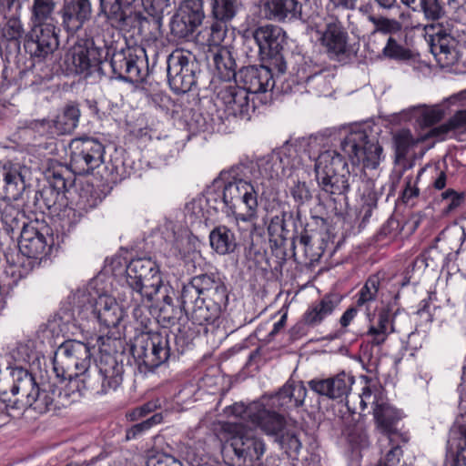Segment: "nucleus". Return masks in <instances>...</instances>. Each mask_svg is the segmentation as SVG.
I'll use <instances>...</instances> for the list:
<instances>
[{
	"instance_id": "nucleus-57",
	"label": "nucleus",
	"mask_w": 466,
	"mask_h": 466,
	"mask_svg": "<svg viewBox=\"0 0 466 466\" xmlns=\"http://www.w3.org/2000/svg\"><path fill=\"white\" fill-rule=\"evenodd\" d=\"M289 193L297 205V213H299V208L308 203L312 198V194L304 181H295L289 187Z\"/></svg>"
},
{
	"instance_id": "nucleus-56",
	"label": "nucleus",
	"mask_w": 466,
	"mask_h": 466,
	"mask_svg": "<svg viewBox=\"0 0 466 466\" xmlns=\"http://www.w3.org/2000/svg\"><path fill=\"white\" fill-rule=\"evenodd\" d=\"M382 54L385 57L395 60H408L411 56L410 51L392 36L388 38Z\"/></svg>"
},
{
	"instance_id": "nucleus-26",
	"label": "nucleus",
	"mask_w": 466,
	"mask_h": 466,
	"mask_svg": "<svg viewBox=\"0 0 466 466\" xmlns=\"http://www.w3.org/2000/svg\"><path fill=\"white\" fill-rule=\"evenodd\" d=\"M261 12L268 20L291 22L301 18L302 5L298 0H267Z\"/></svg>"
},
{
	"instance_id": "nucleus-51",
	"label": "nucleus",
	"mask_w": 466,
	"mask_h": 466,
	"mask_svg": "<svg viewBox=\"0 0 466 466\" xmlns=\"http://www.w3.org/2000/svg\"><path fill=\"white\" fill-rule=\"evenodd\" d=\"M443 260L444 255L436 247H431L414 259L412 269L415 268L419 269H425L426 268L434 269L441 266Z\"/></svg>"
},
{
	"instance_id": "nucleus-15",
	"label": "nucleus",
	"mask_w": 466,
	"mask_h": 466,
	"mask_svg": "<svg viewBox=\"0 0 466 466\" xmlns=\"http://www.w3.org/2000/svg\"><path fill=\"white\" fill-rule=\"evenodd\" d=\"M53 245L52 229L44 221L36 219L23 224L18 247L24 256L32 258H42L47 255Z\"/></svg>"
},
{
	"instance_id": "nucleus-16",
	"label": "nucleus",
	"mask_w": 466,
	"mask_h": 466,
	"mask_svg": "<svg viewBox=\"0 0 466 466\" xmlns=\"http://www.w3.org/2000/svg\"><path fill=\"white\" fill-rule=\"evenodd\" d=\"M199 66L190 53L174 52L167 58V80L170 87L177 94L187 93L197 83Z\"/></svg>"
},
{
	"instance_id": "nucleus-47",
	"label": "nucleus",
	"mask_w": 466,
	"mask_h": 466,
	"mask_svg": "<svg viewBox=\"0 0 466 466\" xmlns=\"http://www.w3.org/2000/svg\"><path fill=\"white\" fill-rule=\"evenodd\" d=\"M416 12L421 13L425 20L436 22L445 18L449 11L442 0H420Z\"/></svg>"
},
{
	"instance_id": "nucleus-54",
	"label": "nucleus",
	"mask_w": 466,
	"mask_h": 466,
	"mask_svg": "<svg viewBox=\"0 0 466 466\" xmlns=\"http://www.w3.org/2000/svg\"><path fill=\"white\" fill-rule=\"evenodd\" d=\"M418 122L421 127H431L440 122L444 116V110L440 106H419Z\"/></svg>"
},
{
	"instance_id": "nucleus-10",
	"label": "nucleus",
	"mask_w": 466,
	"mask_h": 466,
	"mask_svg": "<svg viewBox=\"0 0 466 466\" xmlns=\"http://www.w3.org/2000/svg\"><path fill=\"white\" fill-rule=\"evenodd\" d=\"M341 150L353 165L362 164L366 168L375 169L380 163L382 147L375 137L360 128L351 129L340 142Z\"/></svg>"
},
{
	"instance_id": "nucleus-40",
	"label": "nucleus",
	"mask_w": 466,
	"mask_h": 466,
	"mask_svg": "<svg viewBox=\"0 0 466 466\" xmlns=\"http://www.w3.org/2000/svg\"><path fill=\"white\" fill-rule=\"evenodd\" d=\"M145 12L151 17L150 21L143 23H151L152 29L155 34L161 35V27L163 25V18L166 15H169L172 6L169 0H142ZM141 28V26H139Z\"/></svg>"
},
{
	"instance_id": "nucleus-58",
	"label": "nucleus",
	"mask_w": 466,
	"mask_h": 466,
	"mask_svg": "<svg viewBox=\"0 0 466 466\" xmlns=\"http://www.w3.org/2000/svg\"><path fill=\"white\" fill-rule=\"evenodd\" d=\"M285 428V426L283 427ZM282 429L276 436L281 448L286 451L289 455L298 454L301 449V442L299 437L292 431L282 433Z\"/></svg>"
},
{
	"instance_id": "nucleus-36",
	"label": "nucleus",
	"mask_w": 466,
	"mask_h": 466,
	"mask_svg": "<svg viewBox=\"0 0 466 466\" xmlns=\"http://www.w3.org/2000/svg\"><path fill=\"white\" fill-rule=\"evenodd\" d=\"M393 331L394 327L391 309L386 307L379 312L377 323L370 326L366 336L370 338L369 342L371 345L380 346Z\"/></svg>"
},
{
	"instance_id": "nucleus-62",
	"label": "nucleus",
	"mask_w": 466,
	"mask_h": 466,
	"mask_svg": "<svg viewBox=\"0 0 466 466\" xmlns=\"http://www.w3.org/2000/svg\"><path fill=\"white\" fill-rule=\"evenodd\" d=\"M160 407L161 402L158 399L151 400L141 406L133 409L127 416L129 420L135 421L147 416L149 413L154 412Z\"/></svg>"
},
{
	"instance_id": "nucleus-52",
	"label": "nucleus",
	"mask_w": 466,
	"mask_h": 466,
	"mask_svg": "<svg viewBox=\"0 0 466 466\" xmlns=\"http://www.w3.org/2000/svg\"><path fill=\"white\" fill-rule=\"evenodd\" d=\"M238 0H212V13L216 19L231 20L237 14Z\"/></svg>"
},
{
	"instance_id": "nucleus-64",
	"label": "nucleus",
	"mask_w": 466,
	"mask_h": 466,
	"mask_svg": "<svg viewBox=\"0 0 466 466\" xmlns=\"http://www.w3.org/2000/svg\"><path fill=\"white\" fill-rule=\"evenodd\" d=\"M147 466H183V464L169 454L157 453L148 458Z\"/></svg>"
},
{
	"instance_id": "nucleus-55",
	"label": "nucleus",
	"mask_w": 466,
	"mask_h": 466,
	"mask_svg": "<svg viewBox=\"0 0 466 466\" xmlns=\"http://www.w3.org/2000/svg\"><path fill=\"white\" fill-rule=\"evenodd\" d=\"M163 420L161 413H155L150 418L137 423L126 430V441L136 440L141 437L146 431L153 426L159 424Z\"/></svg>"
},
{
	"instance_id": "nucleus-33",
	"label": "nucleus",
	"mask_w": 466,
	"mask_h": 466,
	"mask_svg": "<svg viewBox=\"0 0 466 466\" xmlns=\"http://www.w3.org/2000/svg\"><path fill=\"white\" fill-rule=\"evenodd\" d=\"M341 298L335 293H329L313 303L304 313L303 321L309 327L319 325L328 316L331 315L339 305Z\"/></svg>"
},
{
	"instance_id": "nucleus-59",
	"label": "nucleus",
	"mask_w": 466,
	"mask_h": 466,
	"mask_svg": "<svg viewBox=\"0 0 466 466\" xmlns=\"http://www.w3.org/2000/svg\"><path fill=\"white\" fill-rule=\"evenodd\" d=\"M369 21L375 26V31L383 34H392L400 32L402 28L401 24L396 19L388 18L384 16L370 15Z\"/></svg>"
},
{
	"instance_id": "nucleus-60",
	"label": "nucleus",
	"mask_w": 466,
	"mask_h": 466,
	"mask_svg": "<svg viewBox=\"0 0 466 466\" xmlns=\"http://www.w3.org/2000/svg\"><path fill=\"white\" fill-rule=\"evenodd\" d=\"M441 201L444 204L443 212L451 213L464 202V194L449 188L441 193Z\"/></svg>"
},
{
	"instance_id": "nucleus-35",
	"label": "nucleus",
	"mask_w": 466,
	"mask_h": 466,
	"mask_svg": "<svg viewBox=\"0 0 466 466\" xmlns=\"http://www.w3.org/2000/svg\"><path fill=\"white\" fill-rule=\"evenodd\" d=\"M97 200L94 198L88 189L81 188L78 192V199L76 202V208L67 207V204L61 208L60 217L68 225L72 227L76 225L84 216V212L94 208Z\"/></svg>"
},
{
	"instance_id": "nucleus-49",
	"label": "nucleus",
	"mask_w": 466,
	"mask_h": 466,
	"mask_svg": "<svg viewBox=\"0 0 466 466\" xmlns=\"http://www.w3.org/2000/svg\"><path fill=\"white\" fill-rule=\"evenodd\" d=\"M199 26L190 18L184 17L177 12L170 21L171 35L177 39H186L193 35L195 30Z\"/></svg>"
},
{
	"instance_id": "nucleus-14",
	"label": "nucleus",
	"mask_w": 466,
	"mask_h": 466,
	"mask_svg": "<svg viewBox=\"0 0 466 466\" xmlns=\"http://www.w3.org/2000/svg\"><path fill=\"white\" fill-rule=\"evenodd\" d=\"M70 167L76 175L90 174L104 162L105 147L96 138H75L70 143Z\"/></svg>"
},
{
	"instance_id": "nucleus-6",
	"label": "nucleus",
	"mask_w": 466,
	"mask_h": 466,
	"mask_svg": "<svg viewBox=\"0 0 466 466\" xmlns=\"http://www.w3.org/2000/svg\"><path fill=\"white\" fill-rule=\"evenodd\" d=\"M315 160L314 171L319 198H329L336 202L339 198H346L351 177L348 164L336 150L328 149L318 155H309Z\"/></svg>"
},
{
	"instance_id": "nucleus-2",
	"label": "nucleus",
	"mask_w": 466,
	"mask_h": 466,
	"mask_svg": "<svg viewBox=\"0 0 466 466\" xmlns=\"http://www.w3.org/2000/svg\"><path fill=\"white\" fill-rule=\"evenodd\" d=\"M113 32L97 21L88 27L86 39H79L66 62L71 65L72 72L88 77L106 75L105 66H110L116 78L127 83H139L148 75L146 51L142 47H127L112 54L109 62V46L112 44Z\"/></svg>"
},
{
	"instance_id": "nucleus-43",
	"label": "nucleus",
	"mask_w": 466,
	"mask_h": 466,
	"mask_svg": "<svg viewBox=\"0 0 466 466\" xmlns=\"http://www.w3.org/2000/svg\"><path fill=\"white\" fill-rule=\"evenodd\" d=\"M0 221L3 229L8 235H12L15 231H21L25 222V213L20 211L13 205H5L0 211Z\"/></svg>"
},
{
	"instance_id": "nucleus-61",
	"label": "nucleus",
	"mask_w": 466,
	"mask_h": 466,
	"mask_svg": "<svg viewBox=\"0 0 466 466\" xmlns=\"http://www.w3.org/2000/svg\"><path fill=\"white\" fill-rule=\"evenodd\" d=\"M24 410V405L18 400H10L6 392L0 393V415L15 417Z\"/></svg>"
},
{
	"instance_id": "nucleus-27",
	"label": "nucleus",
	"mask_w": 466,
	"mask_h": 466,
	"mask_svg": "<svg viewBox=\"0 0 466 466\" xmlns=\"http://www.w3.org/2000/svg\"><path fill=\"white\" fill-rule=\"evenodd\" d=\"M91 14L89 0L66 2L61 10L63 26L69 34H75L90 19Z\"/></svg>"
},
{
	"instance_id": "nucleus-18",
	"label": "nucleus",
	"mask_w": 466,
	"mask_h": 466,
	"mask_svg": "<svg viewBox=\"0 0 466 466\" xmlns=\"http://www.w3.org/2000/svg\"><path fill=\"white\" fill-rule=\"evenodd\" d=\"M249 35L257 43L260 54L275 58L277 62H279V71L284 72L286 64L282 61V56H280L285 37L282 29L277 25H266L258 26L255 30L247 31V37Z\"/></svg>"
},
{
	"instance_id": "nucleus-12",
	"label": "nucleus",
	"mask_w": 466,
	"mask_h": 466,
	"mask_svg": "<svg viewBox=\"0 0 466 466\" xmlns=\"http://www.w3.org/2000/svg\"><path fill=\"white\" fill-rule=\"evenodd\" d=\"M221 432L225 434L226 441L229 442L238 459L251 462L259 461L266 451L264 441L247 431L242 423L224 422Z\"/></svg>"
},
{
	"instance_id": "nucleus-37",
	"label": "nucleus",
	"mask_w": 466,
	"mask_h": 466,
	"mask_svg": "<svg viewBox=\"0 0 466 466\" xmlns=\"http://www.w3.org/2000/svg\"><path fill=\"white\" fill-rule=\"evenodd\" d=\"M210 246L219 255H228L235 252L238 242L234 232L227 226L215 227L209 233Z\"/></svg>"
},
{
	"instance_id": "nucleus-31",
	"label": "nucleus",
	"mask_w": 466,
	"mask_h": 466,
	"mask_svg": "<svg viewBox=\"0 0 466 466\" xmlns=\"http://www.w3.org/2000/svg\"><path fill=\"white\" fill-rule=\"evenodd\" d=\"M373 416L377 429L389 438L390 442H392L395 437H401L397 428L401 415L394 407L385 402L377 404L373 408Z\"/></svg>"
},
{
	"instance_id": "nucleus-22",
	"label": "nucleus",
	"mask_w": 466,
	"mask_h": 466,
	"mask_svg": "<svg viewBox=\"0 0 466 466\" xmlns=\"http://www.w3.org/2000/svg\"><path fill=\"white\" fill-rule=\"evenodd\" d=\"M308 390L303 381L289 380L277 393L265 396L268 410H286L303 406Z\"/></svg>"
},
{
	"instance_id": "nucleus-11",
	"label": "nucleus",
	"mask_w": 466,
	"mask_h": 466,
	"mask_svg": "<svg viewBox=\"0 0 466 466\" xmlns=\"http://www.w3.org/2000/svg\"><path fill=\"white\" fill-rule=\"evenodd\" d=\"M230 412L259 428L268 435H277L286 424L285 418L278 411L268 409L265 396L258 400L245 406L243 403H235L230 407Z\"/></svg>"
},
{
	"instance_id": "nucleus-17",
	"label": "nucleus",
	"mask_w": 466,
	"mask_h": 466,
	"mask_svg": "<svg viewBox=\"0 0 466 466\" xmlns=\"http://www.w3.org/2000/svg\"><path fill=\"white\" fill-rule=\"evenodd\" d=\"M30 169L19 163L6 162L0 165V197L9 201L23 199L26 194L30 202L31 186L27 183Z\"/></svg>"
},
{
	"instance_id": "nucleus-8",
	"label": "nucleus",
	"mask_w": 466,
	"mask_h": 466,
	"mask_svg": "<svg viewBox=\"0 0 466 466\" xmlns=\"http://www.w3.org/2000/svg\"><path fill=\"white\" fill-rule=\"evenodd\" d=\"M13 394L25 397V403L38 413L56 410L70 403L69 394L58 389L40 390L34 376L27 370L20 369L15 372V382L11 388Z\"/></svg>"
},
{
	"instance_id": "nucleus-34",
	"label": "nucleus",
	"mask_w": 466,
	"mask_h": 466,
	"mask_svg": "<svg viewBox=\"0 0 466 466\" xmlns=\"http://www.w3.org/2000/svg\"><path fill=\"white\" fill-rule=\"evenodd\" d=\"M33 196L30 202L41 211L47 209L51 213L60 215L61 208L66 205V198L64 192L50 186H45L40 190H32Z\"/></svg>"
},
{
	"instance_id": "nucleus-46",
	"label": "nucleus",
	"mask_w": 466,
	"mask_h": 466,
	"mask_svg": "<svg viewBox=\"0 0 466 466\" xmlns=\"http://www.w3.org/2000/svg\"><path fill=\"white\" fill-rule=\"evenodd\" d=\"M380 280L376 275L370 276L356 295L355 305L369 311V304L374 301L380 289Z\"/></svg>"
},
{
	"instance_id": "nucleus-13",
	"label": "nucleus",
	"mask_w": 466,
	"mask_h": 466,
	"mask_svg": "<svg viewBox=\"0 0 466 466\" xmlns=\"http://www.w3.org/2000/svg\"><path fill=\"white\" fill-rule=\"evenodd\" d=\"M137 0H100L101 10L106 17V22L102 24L110 30L116 29L120 32L129 33L138 26H142L147 18L136 10Z\"/></svg>"
},
{
	"instance_id": "nucleus-4",
	"label": "nucleus",
	"mask_w": 466,
	"mask_h": 466,
	"mask_svg": "<svg viewBox=\"0 0 466 466\" xmlns=\"http://www.w3.org/2000/svg\"><path fill=\"white\" fill-rule=\"evenodd\" d=\"M70 309H61V318L70 320L97 321L106 328H116L124 317L116 300L106 294L91 293L87 289H78L68 297Z\"/></svg>"
},
{
	"instance_id": "nucleus-32",
	"label": "nucleus",
	"mask_w": 466,
	"mask_h": 466,
	"mask_svg": "<svg viewBox=\"0 0 466 466\" xmlns=\"http://www.w3.org/2000/svg\"><path fill=\"white\" fill-rule=\"evenodd\" d=\"M158 293L161 297L157 299L159 301L158 321L164 326L175 325L184 316L185 309L181 304L180 306L174 304L176 293L170 286L166 285Z\"/></svg>"
},
{
	"instance_id": "nucleus-5",
	"label": "nucleus",
	"mask_w": 466,
	"mask_h": 466,
	"mask_svg": "<svg viewBox=\"0 0 466 466\" xmlns=\"http://www.w3.org/2000/svg\"><path fill=\"white\" fill-rule=\"evenodd\" d=\"M189 339L179 329L177 334L167 330L147 332L137 337L131 353L141 372L147 373L164 364L172 356L184 352Z\"/></svg>"
},
{
	"instance_id": "nucleus-41",
	"label": "nucleus",
	"mask_w": 466,
	"mask_h": 466,
	"mask_svg": "<svg viewBox=\"0 0 466 466\" xmlns=\"http://www.w3.org/2000/svg\"><path fill=\"white\" fill-rule=\"evenodd\" d=\"M431 137H434V136L430 135V130L417 138L413 137L409 129L400 130L393 137L396 158L398 160L406 158L411 147Z\"/></svg>"
},
{
	"instance_id": "nucleus-20",
	"label": "nucleus",
	"mask_w": 466,
	"mask_h": 466,
	"mask_svg": "<svg viewBox=\"0 0 466 466\" xmlns=\"http://www.w3.org/2000/svg\"><path fill=\"white\" fill-rule=\"evenodd\" d=\"M318 41L330 58L338 59L348 51V32L338 17L330 16L324 29L318 30Z\"/></svg>"
},
{
	"instance_id": "nucleus-48",
	"label": "nucleus",
	"mask_w": 466,
	"mask_h": 466,
	"mask_svg": "<svg viewBox=\"0 0 466 466\" xmlns=\"http://www.w3.org/2000/svg\"><path fill=\"white\" fill-rule=\"evenodd\" d=\"M80 110L76 106L67 105L63 113L57 116L55 126L63 134H69L78 125Z\"/></svg>"
},
{
	"instance_id": "nucleus-23",
	"label": "nucleus",
	"mask_w": 466,
	"mask_h": 466,
	"mask_svg": "<svg viewBox=\"0 0 466 466\" xmlns=\"http://www.w3.org/2000/svg\"><path fill=\"white\" fill-rule=\"evenodd\" d=\"M236 84H238L248 94H260L271 90L275 80L271 70L265 66H249L238 72Z\"/></svg>"
},
{
	"instance_id": "nucleus-42",
	"label": "nucleus",
	"mask_w": 466,
	"mask_h": 466,
	"mask_svg": "<svg viewBox=\"0 0 466 466\" xmlns=\"http://www.w3.org/2000/svg\"><path fill=\"white\" fill-rule=\"evenodd\" d=\"M228 21L216 19L198 32V41L202 45L219 46L227 35L225 23Z\"/></svg>"
},
{
	"instance_id": "nucleus-63",
	"label": "nucleus",
	"mask_w": 466,
	"mask_h": 466,
	"mask_svg": "<svg viewBox=\"0 0 466 466\" xmlns=\"http://www.w3.org/2000/svg\"><path fill=\"white\" fill-rule=\"evenodd\" d=\"M22 34L21 24L16 19H10L3 28V36L8 41H14L17 46H19L18 40L21 38Z\"/></svg>"
},
{
	"instance_id": "nucleus-39",
	"label": "nucleus",
	"mask_w": 466,
	"mask_h": 466,
	"mask_svg": "<svg viewBox=\"0 0 466 466\" xmlns=\"http://www.w3.org/2000/svg\"><path fill=\"white\" fill-rule=\"evenodd\" d=\"M213 63L218 76L223 81H230L238 76L237 64L233 53L227 47H219L213 53Z\"/></svg>"
},
{
	"instance_id": "nucleus-25",
	"label": "nucleus",
	"mask_w": 466,
	"mask_h": 466,
	"mask_svg": "<svg viewBox=\"0 0 466 466\" xmlns=\"http://www.w3.org/2000/svg\"><path fill=\"white\" fill-rule=\"evenodd\" d=\"M269 216L268 232L270 238L276 242L284 241L289 238L290 229L289 223L294 220V213L289 205L285 202L278 201L271 208H267Z\"/></svg>"
},
{
	"instance_id": "nucleus-21",
	"label": "nucleus",
	"mask_w": 466,
	"mask_h": 466,
	"mask_svg": "<svg viewBox=\"0 0 466 466\" xmlns=\"http://www.w3.org/2000/svg\"><path fill=\"white\" fill-rule=\"evenodd\" d=\"M55 26L50 24L35 25L26 36L25 50L31 56L46 58L58 47Z\"/></svg>"
},
{
	"instance_id": "nucleus-28",
	"label": "nucleus",
	"mask_w": 466,
	"mask_h": 466,
	"mask_svg": "<svg viewBox=\"0 0 466 466\" xmlns=\"http://www.w3.org/2000/svg\"><path fill=\"white\" fill-rule=\"evenodd\" d=\"M224 309L212 303H202L191 308L190 320L193 325L199 327L198 334L214 332L219 326L220 317Z\"/></svg>"
},
{
	"instance_id": "nucleus-45",
	"label": "nucleus",
	"mask_w": 466,
	"mask_h": 466,
	"mask_svg": "<svg viewBox=\"0 0 466 466\" xmlns=\"http://www.w3.org/2000/svg\"><path fill=\"white\" fill-rule=\"evenodd\" d=\"M466 130V110L457 111L448 122L430 129L437 140H443L450 131Z\"/></svg>"
},
{
	"instance_id": "nucleus-30",
	"label": "nucleus",
	"mask_w": 466,
	"mask_h": 466,
	"mask_svg": "<svg viewBox=\"0 0 466 466\" xmlns=\"http://www.w3.org/2000/svg\"><path fill=\"white\" fill-rule=\"evenodd\" d=\"M202 303H212L225 309L228 301V292L222 279L214 273L199 274Z\"/></svg>"
},
{
	"instance_id": "nucleus-19",
	"label": "nucleus",
	"mask_w": 466,
	"mask_h": 466,
	"mask_svg": "<svg viewBox=\"0 0 466 466\" xmlns=\"http://www.w3.org/2000/svg\"><path fill=\"white\" fill-rule=\"evenodd\" d=\"M218 100L224 106L228 116L249 119L250 113L255 110L253 102L246 89L238 85H226L219 88L217 94Z\"/></svg>"
},
{
	"instance_id": "nucleus-7",
	"label": "nucleus",
	"mask_w": 466,
	"mask_h": 466,
	"mask_svg": "<svg viewBox=\"0 0 466 466\" xmlns=\"http://www.w3.org/2000/svg\"><path fill=\"white\" fill-rule=\"evenodd\" d=\"M106 341H112L110 338L102 336L97 338V343L102 354L99 360L86 372V375L80 380L81 387L76 380L80 394L87 391L93 395H105L115 391L123 382L124 365L108 352Z\"/></svg>"
},
{
	"instance_id": "nucleus-9",
	"label": "nucleus",
	"mask_w": 466,
	"mask_h": 466,
	"mask_svg": "<svg viewBox=\"0 0 466 466\" xmlns=\"http://www.w3.org/2000/svg\"><path fill=\"white\" fill-rule=\"evenodd\" d=\"M90 350L88 344L79 340L72 339L62 343L53 360V370L56 377L60 381L68 380L71 383L79 375L85 377L92 368Z\"/></svg>"
},
{
	"instance_id": "nucleus-53",
	"label": "nucleus",
	"mask_w": 466,
	"mask_h": 466,
	"mask_svg": "<svg viewBox=\"0 0 466 466\" xmlns=\"http://www.w3.org/2000/svg\"><path fill=\"white\" fill-rule=\"evenodd\" d=\"M203 4V0H185L177 12L200 25L205 18Z\"/></svg>"
},
{
	"instance_id": "nucleus-24",
	"label": "nucleus",
	"mask_w": 466,
	"mask_h": 466,
	"mask_svg": "<svg viewBox=\"0 0 466 466\" xmlns=\"http://www.w3.org/2000/svg\"><path fill=\"white\" fill-rule=\"evenodd\" d=\"M353 383L354 378L342 371L326 379H312L308 381V386L319 396L336 400L348 397Z\"/></svg>"
},
{
	"instance_id": "nucleus-44",
	"label": "nucleus",
	"mask_w": 466,
	"mask_h": 466,
	"mask_svg": "<svg viewBox=\"0 0 466 466\" xmlns=\"http://www.w3.org/2000/svg\"><path fill=\"white\" fill-rule=\"evenodd\" d=\"M202 300L199 275L191 278L190 281L184 284L180 292V304L185 309V315H188L193 306H197Z\"/></svg>"
},
{
	"instance_id": "nucleus-1",
	"label": "nucleus",
	"mask_w": 466,
	"mask_h": 466,
	"mask_svg": "<svg viewBox=\"0 0 466 466\" xmlns=\"http://www.w3.org/2000/svg\"><path fill=\"white\" fill-rule=\"evenodd\" d=\"M297 150L292 146L282 147L257 163L238 164L221 173L225 179L222 204L234 214L237 221L255 222L258 218V195L267 190L287 169L294 168L299 161L292 157Z\"/></svg>"
},
{
	"instance_id": "nucleus-38",
	"label": "nucleus",
	"mask_w": 466,
	"mask_h": 466,
	"mask_svg": "<svg viewBox=\"0 0 466 466\" xmlns=\"http://www.w3.org/2000/svg\"><path fill=\"white\" fill-rule=\"evenodd\" d=\"M299 78L305 82L308 92L327 96L331 91L330 75L319 67L309 74L305 68H301Z\"/></svg>"
},
{
	"instance_id": "nucleus-50",
	"label": "nucleus",
	"mask_w": 466,
	"mask_h": 466,
	"mask_svg": "<svg viewBox=\"0 0 466 466\" xmlns=\"http://www.w3.org/2000/svg\"><path fill=\"white\" fill-rule=\"evenodd\" d=\"M199 26L190 18L184 17L177 12L170 21L171 35L177 39H186L193 35L195 30Z\"/></svg>"
},
{
	"instance_id": "nucleus-29",
	"label": "nucleus",
	"mask_w": 466,
	"mask_h": 466,
	"mask_svg": "<svg viewBox=\"0 0 466 466\" xmlns=\"http://www.w3.org/2000/svg\"><path fill=\"white\" fill-rule=\"evenodd\" d=\"M430 48L437 62L442 67L453 66L459 60L454 37L443 31H439L431 35Z\"/></svg>"
},
{
	"instance_id": "nucleus-3",
	"label": "nucleus",
	"mask_w": 466,
	"mask_h": 466,
	"mask_svg": "<svg viewBox=\"0 0 466 466\" xmlns=\"http://www.w3.org/2000/svg\"><path fill=\"white\" fill-rule=\"evenodd\" d=\"M163 284L158 265L149 258L132 259L126 268V286L122 301L126 307H134L137 318L141 308L153 301Z\"/></svg>"
}]
</instances>
